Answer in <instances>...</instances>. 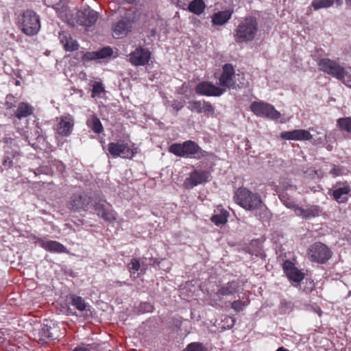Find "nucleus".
<instances>
[{"mask_svg": "<svg viewBox=\"0 0 351 351\" xmlns=\"http://www.w3.org/2000/svg\"><path fill=\"white\" fill-rule=\"evenodd\" d=\"M283 269L291 280L300 282L304 279V274L297 269L291 261H286L283 264Z\"/></svg>", "mask_w": 351, "mask_h": 351, "instance_id": "20", "label": "nucleus"}, {"mask_svg": "<svg viewBox=\"0 0 351 351\" xmlns=\"http://www.w3.org/2000/svg\"><path fill=\"white\" fill-rule=\"evenodd\" d=\"M313 134L305 130H294L289 132H284L281 133V138L286 140H313V143L319 145L324 143L325 141H328V135L323 134L321 131H317L313 128L311 129Z\"/></svg>", "mask_w": 351, "mask_h": 351, "instance_id": "3", "label": "nucleus"}, {"mask_svg": "<svg viewBox=\"0 0 351 351\" xmlns=\"http://www.w3.org/2000/svg\"><path fill=\"white\" fill-rule=\"evenodd\" d=\"M208 181V173L206 171H194L184 182L187 188H193L197 184Z\"/></svg>", "mask_w": 351, "mask_h": 351, "instance_id": "24", "label": "nucleus"}, {"mask_svg": "<svg viewBox=\"0 0 351 351\" xmlns=\"http://www.w3.org/2000/svg\"><path fill=\"white\" fill-rule=\"evenodd\" d=\"M150 58V53L142 48L136 49L130 54L129 60L135 66L144 65L148 62Z\"/></svg>", "mask_w": 351, "mask_h": 351, "instance_id": "17", "label": "nucleus"}, {"mask_svg": "<svg viewBox=\"0 0 351 351\" xmlns=\"http://www.w3.org/2000/svg\"><path fill=\"white\" fill-rule=\"evenodd\" d=\"M73 125L74 120L71 115L62 116L57 125V132L61 136H68L72 132Z\"/></svg>", "mask_w": 351, "mask_h": 351, "instance_id": "18", "label": "nucleus"}, {"mask_svg": "<svg viewBox=\"0 0 351 351\" xmlns=\"http://www.w3.org/2000/svg\"><path fill=\"white\" fill-rule=\"evenodd\" d=\"M233 11L227 10L215 13L212 16V22L214 25H222L229 21L231 18Z\"/></svg>", "mask_w": 351, "mask_h": 351, "instance_id": "26", "label": "nucleus"}, {"mask_svg": "<svg viewBox=\"0 0 351 351\" xmlns=\"http://www.w3.org/2000/svg\"><path fill=\"white\" fill-rule=\"evenodd\" d=\"M340 80H342L346 86L351 88V73H348V72L345 71L343 78Z\"/></svg>", "mask_w": 351, "mask_h": 351, "instance_id": "45", "label": "nucleus"}, {"mask_svg": "<svg viewBox=\"0 0 351 351\" xmlns=\"http://www.w3.org/2000/svg\"><path fill=\"white\" fill-rule=\"evenodd\" d=\"M12 161L10 159L9 157H5L3 161V165L5 167H10L12 166Z\"/></svg>", "mask_w": 351, "mask_h": 351, "instance_id": "48", "label": "nucleus"}, {"mask_svg": "<svg viewBox=\"0 0 351 351\" xmlns=\"http://www.w3.org/2000/svg\"><path fill=\"white\" fill-rule=\"evenodd\" d=\"M338 184V183L337 184ZM334 186L328 193L338 203H345L348 201L346 195L350 192V187L347 183H344L341 187Z\"/></svg>", "mask_w": 351, "mask_h": 351, "instance_id": "23", "label": "nucleus"}, {"mask_svg": "<svg viewBox=\"0 0 351 351\" xmlns=\"http://www.w3.org/2000/svg\"><path fill=\"white\" fill-rule=\"evenodd\" d=\"M237 202L246 210L259 208L262 201L258 194H254L246 189H239L236 193Z\"/></svg>", "mask_w": 351, "mask_h": 351, "instance_id": "5", "label": "nucleus"}, {"mask_svg": "<svg viewBox=\"0 0 351 351\" xmlns=\"http://www.w3.org/2000/svg\"><path fill=\"white\" fill-rule=\"evenodd\" d=\"M97 14L96 11L88 7L76 13V22L80 25L90 27L97 21Z\"/></svg>", "mask_w": 351, "mask_h": 351, "instance_id": "11", "label": "nucleus"}, {"mask_svg": "<svg viewBox=\"0 0 351 351\" xmlns=\"http://www.w3.org/2000/svg\"><path fill=\"white\" fill-rule=\"evenodd\" d=\"M108 150L114 158H131L134 156V152L125 143H110Z\"/></svg>", "mask_w": 351, "mask_h": 351, "instance_id": "12", "label": "nucleus"}, {"mask_svg": "<svg viewBox=\"0 0 351 351\" xmlns=\"http://www.w3.org/2000/svg\"><path fill=\"white\" fill-rule=\"evenodd\" d=\"M293 208L295 215L302 217L305 219L318 217L322 213V208L317 205L310 206L306 209H304L298 206L293 205Z\"/></svg>", "mask_w": 351, "mask_h": 351, "instance_id": "16", "label": "nucleus"}, {"mask_svg": "<svg viewBox=\"0 0 351 351\" xmlns=\"http://www.w3.org/2000/svg\"><path fill=\"white\" fill-rule=\"evenodd\" d=\"M258 31V22L254 16L243 19L235 30L234 39L238 43L252 41Z\"/></svg>", "mask_w": 351, "mask_h": 351, "instance_id": "1", "label": "nucleus"}, {"mask_svg": "<svg viewBox=\"0 0 351 351\" xmlns=\"http://www.w3.org/2000/svg\"><path fill=\"white\" fill-rule=\"evenodd\" d=\"M205 7L203 0H193L189 3L188 10L196 15H200L204 11Z\"/></svg>", "mask_w": 351, "mask_h": 351, "instance_id": "31", "label": "nucleus"}, {"mask_svg": "<svg viewBox=\"0 0 351 351\" xmlns=\"http://www.w3.org/2000/svg\"><path fill=\"white\" fill-rule=\"evenodd\" d=\"M105 91L104 87L101 82H95L93 85L92 94L93 96L99 95L101 93Z\"/></svg>", "mask_w": 351, "mask_h": 351, "instance_id": "38", "label": "nucleus"}, {"mask_svg": "<svg viewBox=\"0 0 351 351\" xmlns=\"http://www.w3.org/2000/svg\"><path fill=\"white\" fill-rule=\"evenodd\" d=\"M184 351H208L207 348L202 343L193 342L189 343Z\"/></svg>", "mask_w": 351, "mask_h": 351, "instance_id": "35", "label": "nucleus"}, {"mask_svg": "<svg viewBox=\"0 0 351 351\" xmlns=\"http://www.w3.org/2000/svg\"><path fill=\"white\" fill-rule=\"evenodd\" d=\"M244 306L245 304L240 300L234 301L231 304L232 308L237 312L243 311Z\"/></svg>", "mask_w": 351, "mask_h": 351, "instance_id": "43", "label": "nucleus"}, {"mask_svg": "<svg viewBox=\"0 0 351 351\" xmlns=\"http://www.w3.org/2000/svg\"><path fill=\"white\" fill-rule=\"evenodd\" d=\"M93 206L97 216L104 220L111 222L116 219V213L112 206L106 202L101 194H95Z\"/></svg>", "mask_w": 351, "mask_h": 351, "instance_id": "4", "label": "nucleus"}, {"mask_svg": "<svg viewBox=\"0 0 351 351\" xmlns=\"http://www.w3.org/2000/svg\"><path fill=\"white\" fill-rule=\"evenodd\" d=\"M128 270L131 273H135V271H138L140 268V263L136 259H132L131 262L128 265Z\"/></svg>", "mask_w": 351, "mask_h": 351, "instance_id": "41", "label": "nucleus"}, {"mask_svg": "<svg viewBox=\"0 0 351 351\" xmlns=\"http://www.w3.org/2000/svg\"><path fill=\"white\" fill-rule=\"evenodd\" d=\"M307 254L311 261L324 264L331 258L332 252L325 244L316 242L308 247Z\"/></svg>", "mask_w": 351, "mask_h": 351, "instance_id": "6", "label": "nucleus"}, {"mask_svg": "<svg viewBox=\"0 0 351 351\" xmlns=\"http://www.w3.org/2000/svg\"><path fill=\"white\" fill-rule=\"evenodd\" d=\"M41 326L42 327L39 332L41 337L52 340L58 337L59 328L52 321L45 320Z\"/></svg>", "mask_w": 351, "mask_h": 351, "instance_id": "14", "label": "nucleus"}, {"mask_svg": "<svg viewBox=\"0 0 351 351\" xmlns=\"http://www.w3.org/2000/svg\"><path fill=\"white\" fill-rule=\"evenodd\" d=\"M38 242L40 247L48 252L58 254L66 252V248L62 244L56 241L39 239Z\"/></svg>", "mask_w": 351, "mask_h": 351, "instance_id": "22", "label": "nucleus"}, {"mask_svg": "<svg viewBox=\"0 0 351 351\" xmlns=\"http://www.w3.org/2000/svg\"><path fill=\"white\" fill-rule=\"evenodd\" d=\"M293 309V304L291 302L283 300L280 304V313L287 314L289 313Z\"/></svg>", "mask_w": 351, "mask_h": 351, "instance_id": "36", "label": "nucleus"}, {"mask_svg": "<svg viewBox=\"0 0 351 351\" xmlns=\"http://www.w3.org/2000/svg\"><path fill=\"white\" fill-rule=\"evenodd\" d=\"M203 112L206 114H213L215 113V108L208 101H204L202 105Z\"/></svg>", "mask_w": 351, "mask_h": 351, "instance_id": "40", "label": "nucleus"}, {"mask_svg": "<svg viewBox=\"0 0 351 351\" xmlns=\"http://www.w3.org/2000/svg\"><path fill=\"white\" fill-rule=\"evenodd\" d=\"M40 28L38 16L32 10L25 11L21 19V30L27 36L36 34Z\"/></svg>", "mask_w": 351, "mask_h": 351, "instance_id": "7", "label": "nucleus"}, {"mask_svg": "<svg viewBox=\"0 0 351 351\" xmlns=\"http://www.w3.org/2000/svg\"><path fill=\"white\" fill-rule=\"evenodd\" d=\"M237 287L234 282L228 283L226 286L221 287L218 291L215 293L211 297L214 301H220L222 296L232 295L237 293Z\"/></svg>", "mask_w": 351, "mask_h": 351, "instance_id": "25", "label": "nucleus"}, {"mask_svg": "<svg viewBox=\"0 0 351 351\" xmlns=\"http://www.w3.org/2000/svg\"><path fill=\"white\" fill-rule=\"evenodd\" d=\"M71 298V304L80 311H86L87 308L89 307L84 300L80 296L73 295Z\"/></svg>", "mask_w": 351, "mask_h": 351, "instance_id": "33", "label": "nucleus"}, {"mask_svg": "<svg viewBox=\"0 0 351 351\" xmlns=\"http://www.w3.org/2000/svg\"><path fill=\"white\" fill-rule=\"evenodd\" d=\"M292 205L291 204H287V207H291Z\"/></svg>", "mask_w": 351, "mask_h": 351, "instance_id": "56", "label": "nucleus"}, {"mask_svg": "<svg viewBox=\"0 0 351 351\" xmlns=\"http://www.w3.org/2000/svg\"><path fill=\"white\" fill-rule=\"evenodd\" d=\"M57 169L60 171H63L64 169V165L61 162H57Z\"/></svg>", "mask_w": 351, "mask_h": 351, "instance_id": "50", "label": "nucleus"}, {"mask_svg": "<svg viewBox=\"0 0 351 351\" xmlns=\"http://www.w3.org/2000/svg\"><path fill=\"white\" fill-rule=\"evenodd\" d=\"M86 123L88 128L96 134H101L104 131L100 120L95 115H91L87 119Z\"/></svg>", "mask_w": 351, "mask_h": 351, "instance_id": "30", "label": "nucleus"}, {"mask_svg": "<svg viewBox=\"0 0 351 351\" xmlns=\"http://www.w3.org/2000/svg\"><path fill=\"white\" fill-rule=\"evenodd\" d=\"M113 53L112 48L110 47H104L98 51L86 52L82 56L83 61H90L99 59H105L110 57Z\"/></svg>", "mask_w": 351, "mask_h": 351, "instance_id": "21", "label": "nucleus"}, {"mask_svg": "<svg viewBox=\"0 0 351 351\" xmlns=\"http://www.w3.org/2000/svg\"><path fill=\"white\" fill-rule=\"evenodd\" d=\"M346 1H347V3H350V5H351V0H347Z\"/></svg>", "mask_w": 351, "mask_h": 351, "instance_id": "54", "label": "nucleus"}, {"mask_svg": "<svg viewBox=\"0 0 351 351\" xmlns=\"http://www.w3.org/2000/svg\"><path fill=\"white\" fill-rule=\"evenodd\" d=\"M153 306L147 302L141 303L138 307V311L141 313H146L152 311Z\"/></svg>", "mask_w": 351, "mask_h": 351, "instance_id": "42", "label": "nucleus"}, {"mask_svg": "<svg viewBox=\"0 0 351 351\" xmlns=\"http://www.w3.org/2000/svg\"><path fill=\"white\" fill-rule=\"evenodd\" d=\"M312 172L313 173V178L314 175H316L317 178H322L324 176V173L321 170H313Z\"/></svg>", "mask_w": 351, "mask_h": 351, "instance_id": "49", "label": "nucleus"}, {"mask_svg": "<svg viewBox=\"0 0 351 351\" xmlns=\"http://www.w3.org/2000/svg\"><path fill=\"white\" fill-rule=\"evenodd\" d=\"M250 110L257 116L278 119L280 113L273 106L263 101H254L250 105Z\"/></svg>", "mask_w": 351, "mask_h": 351, "instance_id": "9", "label": "nucleus"}, {"mask_svg": "<svg viewBox=\"0 0 351 351\" xmlns=\"http://www.w3.org/2000/svg\"><path fill=\"white\" fill-rule=\"evenodd\" d=\"M276 351H288V350L285 349L283 347H280Z\"/></svg>", "mask_w": 351, "mask_h": 351, "instance_id": "51", "label": "nucleus"}, {"mask_svg": "<svg viewBox=\"0 0 351 351\" xmlns=\"http://www.w3.org/2000/svg\"><path fill=\"white\" fill-rule=\"evenodd\" d=\"M173 106V108L176 109V110H179L180 108L182 107V106L180 107H178L177 106H174V105Z\"/></svg>", "mask_w": 351, "mask_h": 351, "instance_id": "53", "label": "nucleus"}, {"mask_svg": "<svg viewBox=\"0 0 351 351\" xmlns=\"http://www.w3.org/2000/svg\"><path fill=\"white\" fill-rule=\"evenodd\" d=\"M225 91V88L216 86L208 82H200L195 87L196 93L201 95L219 97Z\"/></svg>", "mask_w": 351, "mask_h": 351, "instance_id": "13", "label": "nucleus"}, {"mask_svg": "<svg viewBox=\"0 0 351 351\" xmlns=\"http://www.w3.org/2000/svg\"><path fill=\"white\" fill-rule=\"evenodd\" d=\"M132 27L131 21L128 19H121L113 25V36L115 38H121L127 35Z\"/></svg>", "mask_w": 351, "mask_h": 351, "instance_id": "19", "label": "nucleus"}, {"mask_svg": "<svg viewBox=\"0 0 351 351\" xmlns=\"http://www.w3.org/2000/svg\"><path fill=\"white\" fill-rule=\"evenodd\" d=\"M34 112V108L29 104L21 102L19 104L16 111V117L21 119L31 115Z\"/></svg>", "mask_w": 351, "mask_h": 351, "instance_id": "28", "label": "nucleus"}, {"mask_svg": "<svg viewBox=\"0 0 351 351\" xmlns=\"http://www.w3.org/2000/svg\"><path fill=\"white\" fill-rule=\"evenodd\" d=\"M234 77V69L232 64H225L223 66L222 74L219 77V84L221 86L226 88H233L235 82L233 79Z\"/></svg>", "mask_w": 351, "mask_h": 351, "instance_id": "15", "label": "nucleus"}, {"mask_svg": "<svg viewBox=\"0 0 351 351\" xmlns=\"http://www.w3.org/2000/svg\"><path fill=\"white\" fill-rule=\"evenodd\" d=\"M228 213L225 210H221L219 214L212 216L211 221L217 226L224 224L227 222Z\"/></svg>", "mask_w": 351, "mask_h": 351, "instance_id": "34", "label": "nucleus"}, {"mask_svg": "<svg viewBox=\"0 0 351 351\" xmlns=\"http://www.w3.org/2000/svg\"><path fill=\"white\" fill-rule=\"evenodd\" d=\"M60 39L66 51H73L77 49L78 44L77 41L73 40L69 35L60 34Z\"/></svg>", "mask_w": 351, "mask_h": 351, "instance_id": "27", "label": "nucleus"}, {"mask_svg": "<svg viewBox=\"0 0 351 351\" xmlns=\"http://www.w3.org/2000/svg\"><path fill=\"white\" fill-rule=\"evenodd\" d=\"M33 172L36 176L41 174L51 175L52 173V169L48 166H44L34 169Z\"/></svg>", "mask_w": 351, "mask_h": 351, "instance_id": "39", "label": "nucleus"}, {"mask_svg": "<svg viewBox=\"0 0 351 351\" xmlns=\"http://www.w3.org/2000/svg\"><path fill=\"white\" fill-rule=\"evenodd\" d=\"M172 3L181 9H186L187 5V0H171Z\"/></svg>", "mask_w": 351, "mask_h": 351, "instance_id": "44", "label": "nucleus"}, {"mask_svg": "<svg viewBox=\"0 0 351 351\" xmlns=\"http://www.w3.org/2000/svg\"><path fill=\"white\" fill-rule=\"evenodd\" d=\"M169 152L180 157L192 156L201 159L207 155L195 142L189 140L182 143H173L169 147Z\"/></svg>", "mask_w": 351, "mask_h": 351, "instance_id": "2", "label": "nucleus"}, {"mask_svg": "<svg viewBox=\"0 0 351 351\" xmlns=\"http://www.w3.org/2000/svg\"><path fill=\"white\" fill-rule=\"evenodd\" d=\"M73 351H92L90 348L83 346H80L73 349Z\"/></svg>", "mask_w": 351, "mask_h": 351, "instance_id": "47", "label": "nucleus"}, {"mask_svg": "<svg viewBox=\"0 0 351 351\" xmlns=\"http://www.w3.org/2000/svg\"><path fill=\"white\" fill-rule=\"evenodd\" d=\"M337 126L342 132L351 134V117H342L337 120Z\"/></svg>", "mask_w": 351, "mask_h": 351, "instance_id": "32", "label": "nucleus"}, {"mask_svg": "<svg viewBox=\"0 0 351 351\" xmlns=\"http://www.w3.org/2000/svg\"><path fill=\"white\" fill-rule=\"evenodd\" d=\"M95 195L88 196L84 192L73 193L67 202V207L75 212L87 210L90 204H93Z\"/></svg>", "mask_w": 351, "mask_h": 351, "instance_id": "8", "label": "nucleus"}, {"mask_svg": "<svg viewBox=\"0 0 351 351\" xmlns=\"http://www.w3.org/2000/svg\"><path fill=\"white\" fill-rule=\"evenodd\" d=\"M335 3H336L337 5H340L342 4V0H313L311 3V5L315 10H319L329 8Z\"/></svg>", "mask_w": 351, "mask_h": 351, "instance_id": "29", "label": "nucleus"}, {"mask_svg": "<svg viewBox=\"0 0 351 351\" xmlns=\"http://www.w3.org/2000/svg\"><path fill=\"white\" fill-rule=\"evenodd\" d=\"M350 295H351V290L348 293V296H350Z\"/></svg>", "mask_w": 351, "mask_h": 351, "instance_id": "55", "label": "nucleus"}, {"mask_svg": "<svg viewBox=\"0 0 351 351\" xmlns=\"http://www.w3.org/2000/svg\"><path fill=\"white\" fill-rule=\"evenodd\" d=\"M202 103L200 101H191L189 102L188 108L192 112L202 113Z\"/></svg>", "mask_w": 351, "mask_h": 351, "instance_id": "37", "label": "nucleus"}, {"mask_svg": "<svg viewBox=\"0 0 351 351\" xmlns=\"http://www.w3.org/2000/svg\"><path fill=\"white\" fill-rule=\"evenodd\" d=\"M330 173L334 176H338L341 174V170L339 167L335 166Z\"/></svg>", "mask_w": 351, "mask_h": 351, "instance_id": "46", "label": "nucleus"}, {"mask_svg": "<svg viewBox=\"0 0 351 351\" xmlns=\"http://www.w3.org/2000/svg\"><path fill=\"white\" fill-rule=\"evenodd\" d=\"M124 1L129 3H132L135 1V0H124Z\"/></svg>", "mask_w": 351, "mask_h": 351, "instance_id": "52", "label": "nucleus"}, {"mask_svg": "<svg viewBox=\"0 0 351 351\" xmlns=\"http://www.w3.org/2000/svg\"><path fill=\"white\" fill-rule=\"evenodd\" d=\"M317 65L320 71L338 80L344 77L345 69L335 60L328 58H322L318 61Z\"/></svg>", "mask_w": 351, "mask_h": 351, "instance_id": "10", "label": "nucleus"}]
</instances>
